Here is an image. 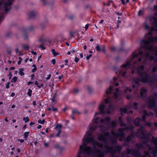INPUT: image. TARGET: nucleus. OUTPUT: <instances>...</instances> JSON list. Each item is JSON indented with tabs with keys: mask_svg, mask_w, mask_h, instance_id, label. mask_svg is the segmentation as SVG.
<instances>
[{
	"mask_svg": "<svg viewBox=\"0 0 157 157\" xmlns=\"http://www.w3.org/2000/svg\"><path fill=\"white\" fill-rule=\"evenodd\" d=\"M101 50L102 51H103L104 53H105L106 52V50H105V46L104 45H103L102 46V48L101 49Z\"/></svg>",
	"mask_w": 157,
	"mask_h": 157,
	"instance_id": "nucleus-54",
	"label": "nucleus"
},
{
	"mask_svg": "<svg viewBox=\"0 0 157 157\" xmlns=\"http://www.w3.org/2000/svg\"><path fill=\"white\" fill-rule=\"evenodd\" d=\"M4 18V14L3 13H2L0 16V22H1Z\"/></svg>",
	"mask_w": 157,
	"mask_h": 157,
	"instance_id": "nucleus-36",
	"label": "nucleus"
},
{
	"mask_svg": "<svg viewBox=\"0 0 157 157\" xmlns=\"http://www.w3.org/2000/svg\"><path fill=\"white\" fill-rule=\"evenodd\" d=\"M39 47L42 50H45L46 49V48L43 44L40 45Z\"/></svg>",
	"mask_w": 157,
	"mask_h": 157,
	"instance_id": "nucleus-59",
	"label": "nucleus"
},
{
	"mask_svg": "<svg viewBox=\"0 0 157 157\" xmlns=\"http://www.w3.org/2000/svg\"><path fill=\"white\" fill-rule=\"evenodd\" d=\"M110 49L111 51L113 52L115 51L116 50V48L114 46H112L110 48Z\"/></svg>",
	"mask_w": 157,
	"mask_h": 157,
	"instance_id": "nucleus-52",
	"label": "nucleus"
},
{
	"mask_svg": "<svg viewBox=\"0 0 157 157\" xmlns=\"http://www.w3.org/2000/svg\"><path fill=\"white\" fill-rule=\"evenodd\" d=\"M128 91L130 93L132 91V89L130 88V87H127L125 90V91L126 92Z\"/></svg>",
	"mask_w": 157,
	"mask_h": 157,
	"instance_id": "nucleus-43",
	"label": "nucleus"
},
{
	"mask_svg": "<svg viewBox=\"0 0 157 157\" xmlns=\"http://www.w3.org/2000/svg\"><path fill=\"white\" fill-rule=\"evenodd\" d=\"M10 82H8L6 84V88L7 89H9L10 88Z\"/></svg>",
	"mask_w": 157,
	"mask_h": 157,
	"instance_id": "nucleus-50",
	"label": "nucleus"
},
{
	"mask_svg": "<svg viewBox=\"0 0 157 157\" xmlns=\"http://www.w3.org/2000/svg\"><path fill=\"white\" fill-rule=\"evenodd\" d=\"M144 13V9L140 10L138 12V15L140 16L143 15Z\"/></svg>",
	"mask_w": 157,
	"mask_h": 157,
	"instance_id": "nucleus-30",
	"label": "nucleus"
},
{
	"mask_svg": "<svg viewBox=\"0 0 157 157\" xmlns=\"http://www.w3.org/2000/svg\"><path fill=\"white\" fill-rule=\"evenodd\" d=\"M106 105L104 104L103 103L101 102L99 106V109L100 111V113L101 114H104L107 113L109 114L111 113V110L108 109H107V111L105 110Z\"/></svg>",
	"mask_w": 157,
	"mask_h": 157,
	"instance_id": "nucleus-10",
	"label": "nucleus"
},
{
	"mask_svg": "<svg viewBox=\"0 0 157 157\" xmlns=\"http://www.w3.org/2000/svg\"><path fill=\"white\" fill-rule=\"evenodd\" d=\"M15 51L17 53L18 52H19V55H21V56L22 55V54L21 53V51H19V49L18 48L16 49Z\"/></svg>",
	"mask_w": 157,
	"mask_h": 157,
	"instance_id": "nucleus-51",
	"label": "nucleus"
},
{
	"mask_svg": "<svg viewBox=\"0 0 157 157\" xmlns=\"http://www.w3.org/2000/svg\"><path fill=\"white\" fill-rule=\"evenodd\" d=\"M144 66L142 65L138 66L136 68V70L137 72V74L139 75V78L134 77L132 78V81L134 82L137 85H140V82H147V72H142L144 70Z\"/></svg>",
	"mask_w": 157,
	"mask_h": 157,
	"instance_id": "nucleus-3",
	"label": "nucleus"
},
{
	"mask_svg": "<svg viewBox=\"0 0 157 157\" xmlns=\"http://www.w3.org/2000/svg\"><path fill=\"white\" fill-rule=\"evenodd\" d=\"M95 48L97 51L99 52L101 51V49L100 48V46L98 45L97 44Z\"/></svg>",
	"mask_w": 157,
	"mask_h": 157,
	"instance_id": "nucleus-41",
	"label": "nucleus"
},
{
	"mask_svg": "<svg viewBox=\"0 0 157 157\" xmlns=\"http://www.w3.org/2000/svg\"><path fill=\"white\" fill-rule=\"evenodd\" d=\"M45 121V120L44 119L42 120H41V119H39L38 121V123L40 124H43L44 123Z\"/></svg>",
	"mask_w": 157,
	"mask_h": 157,
	"instance_id": "nucleus-47",
	"label": "nucleus"
},
{
	"mask_svg": "<svg viewBox=\"0 0 157 157\" xmlns=\"http://www.w3.org/2000/svg\"><path fill=\"white\" fill-rule=\"evenodd\" d=\"M34 27L32 26H31L29 27L24 28L22 30L23 36L25 40H26L28 38L27 35L28 33L29 32H31L33 30Z\"/></svg>",
	"mask_w": 157,
	"mask_h": 157,
	"instance_id": "nucleus-12",
	"label": "nucleus"
},
{
	"mask_svg": "<svg viewBox=\"0 0 157 157\" xmlns=\"http://www.w3.org/2000/svg\"><path fill=\"white\" fill-rule=\"evenodd\" d=\"M62 128V125L61 124H57L54 128L55 130L58 131V132L56 135H55L54 133L51 134L50 136V138H54L55 137H59L60 136V134L61 132V129Z\"/></svg>",
	"mask_w": 157,
	"mask_h": 157,
	"instance_id": "nucleus-9",
	"label": "nucleus"
},
{
	"mask_svg": "<svg viewBox=\"0 0 157 157\" xmlns=\"http://www.w3.org/2000/svg\"><path fill=\"white\" fill-rule=\"evenodd\" d=\"M111 121V119L109 117H107L104 119H101L100 117H98L93 120L94 124L90 127V130L92 131V132L94 130H96L98 128V126L95 124H98L99 121L101 123H104L105 121L108 126L111 127H115L117 124V121L113 120L110 122Z\"/></svg>",
	"mask_w": 157,
	"mask_h": 157,
	"instance_id": "nucleus-4",
	"label": "nucleus"
},
{
	"mask_svg": "<svg viewBox=\"0 0 157 157\" xmlns=\"http://www.w3.org/2000/svg\"><path fill=\"white\" fill-rule=\"evenodd\" d=\"M44 35H42L39 38V41L40 42H46L47 40L43 38Z\"/></svg>",
	"mask_w": 157,
	"mask_h": 157,
	"instance_id": "nucleus-31",
	"label": "nucleus"
},
{
	"mask_svg": "<svg viewBox=\"0 0 157 157\" xmlns=\"http://www.w3.org/2000/svg\"><path fill=\"white\" fill-rule=\"evenodd\" d=\"M29 18H35L36 17V14L33 11L29 12L28 14Z\"/></svg>",
	"mask_w": 157,
	"mask_h": 157,
	"instance_id": "nucleus-19",
	"label": "nucleus"
},
{
	"mask_svg": "<svg viewBox=\"0 0 157 157\" xmlns=\"http://www.w3.org/2000/svg\"><path fill=\"white\" fill-rule=\"evenodd\" d=\"M88 90L89 93H91L92 92V89L90 87H88L87 88Z\"/></svg>",
	"mask_w": 157,
	"mask_h": 157,
	"instance_id": "nucleus-64",
	"label": "nucleus"
},
{
	"mask_svg": "<svg viewBox=\"0 0 157 157\" xmlns=\"http://www.w3.org/2000/svg\"><path fill=\"white\" fill-rule=\"evenodd\" d=\"M138 104L137 102H135L133 104V105L135 109L136 110H137L138 108Z\"/></svg>",
	"mask_w": 157,
	"mask_h": 157,
	"instance_id": "nucleus-45",
	"label": "nucleus"
},
{
	"mask_svg": "<svg viewBox=\"0 0 157 157\" xmlns=\"http://www.w3.org/2000/svg\"><path fill=\"white\" fill-rule=\"evenodd\" d=\"M92 132L87 131L86 133L82 140V145H80V150H82L83 147H85L87 146V144L93 142V147L98 146L97 143L98 142L95 141L94 137H92Z\"/></svg>",
	"mask_w": 157,
	"mask_h": 157,
	"instance_id": "nucleus-5",
	"label": "nucleus"
},
{
	"mask_svg": "<svg viewBox=\"0 0 157 157\" xmlns=\"http://www.w3.org/2000/svg\"><path fill=\"white\" fill-rule=\"evenodd\" d=\"M93 147V149H92L90 146H86L84 147H83L82 150H80V151L79 152L80 154L81 153H86L87 154L91 153L92 154H97L98 152H100L101 150L97 148L96 146Z\"/></svg>",
	"mask_w": 157,
	"mask_h": 157,
	"instance_id": "nucleus-6",
	"label": "nucleus"
},
{
	"mask_svg": "<svg viewBox=\"0 0 157 157\" xmlns=\"http://www.w3.org/2000/svg\"><path fill=\"white\" fill-rule=\"evenodd\" d=\"M119 132H116L114 134V137L115 138H117L118 137H125V134L124 132V128H120L118 129Z\"/></svg>",
	"mask_w": 157,
	"mask_h": 157,
	"instance_id": "nucleus-14",
	"label": "nucleus"
},
{
	"mask_svg": "<svg viewBox=\"0 0 157 157\" xmlns=\"http://www.w3.org/2000/svg\"><path fill=\"white\" fill-rule=\"evenodd\" d=\"M118 120L121 123V122H122L123 121L122 119V118L121 117V116H119V117H118Z\"/></svg>",
	"mask_w": 157,
	"mask_h": 157,
	"instance_id": "nucleus-57",
	"label": "nucleus"
},
{
	"mask_svg": "<svg viewBox=\"0 0 157 157\" xmlns=\"http://www.w3.org/2000/svg\"><path fill=\"white\" fill-rule=\"evenodd\" d=\"M24 69L23 68H20L19 70V73L21 76H22L25 75L24 72H23Z\"/></svg>",
	"mask_w": 157,
	"mask_h": 157,
	"instance_id": "nucleus-33",
	"label": "nucleus"
},
{
	"mask_svg": "<svg viewBox=\"0 0 157 157\" xmlns=\"http://www.w3.org/2000/svg\"><path fill=\"white\" fill-rule=\"evenodd\" d=\"M113 88V86H110L109 88L107 89L105 91L106 94H108L112 93V91Z\"/></svg>",
	"mask_w": 157,
	"mask_h": 157,
	"instance_id": "nucleus-20",
	"label": "nucleus"
},
{
	"mask_svg": "<svg viewBox=\"0 0 157 157\" xmlns=\"http://www.w3.org/2000/svg\"><path fill=\"white\" fill-rule=\"evenodd\" d=\"M56 94H54L52 96V98L51 99V100L52 102H55V98L56 97Z\"/></svg>",
	"mask_w": 157,
	"mask_h": 157,
	"instance_id": "nucleus-44",
	"label": "nucleus"
},
{
	"mask_svg": "<svg viewBox=\"0 0 157 157\" xmlns=\"http://www.w3.org/2000/svg\"><path fill=\"white\" fill-rule=\"evenodd\" d=\"M51 51L54 56H56L57 55H59L60 54L59 53L56 52L55 50L54 49H51Z\"/></svg>",
	"mask_w": 157,
	"mask_h": 157,
	"instance_id": "nucleus-25",
	"label": "nucleus"
},
{
	"mask_svg": "<svg viewBox=\"0 0 157 157\" xmlns=\"http://www.w3.org/2000/svg\"><path fill=\"white\" fill-rule=\"evenodd\" d=\"M28 90V91L27 92V94L29 96H31L33 92L32 90L30 89H29Z\"/></svg>",
	"mask_w": 157,
	"mask_h": 157,
	"instance_id": "nucleus-40",
	"label": "nucleus"
},
{
	"mask_svg": "<svg viewBox=\"0 0 157 157\" xmlns=\"http://www.w3.org/2000/svg\"><path fill=\"white\" fill-rule=\"evenodd\" d=\"M139 126L140 127V128L138 129V130L140 131H143L144 129L143 127L140 124Z\"/></svg>",
	"mask_w": 157,
	"mask_h": 157,
	"instance_id": "nucleus-60",
	"label": "nucleus"
},
{
	"mask_svg": "<svg viewBox=\"0 0 157 157\" xmlns=\"http://www.w3.org/2000/svg\"><path fill=\"white\" fill-rule=\"evenodd\" d=\"M14 0H8L4 5V11L7 13L11 9V6L12 4V1Z\"/></svg>",
	"mask_w": 157,
	"mask_h": 157,
	"instance_id": "nucleus-15",
	"label": "nucleus"
},
{
	"mask_svg": "<svg viewBox=\"0 0 157 157\" xmlns=\"http://www.w3.org/2000/svg\"><path fill=\"white\" fill-rule=\"evenodd\" d=\"M37 68L36 67H34L32 69V70H31L32 72L33 73H34L35 72V71L37 70Z\"/></svg>",
	"mask_w": 157,
	"mask_h": 157,
	"instance_id": "nucleus-62",
	"label": "nucleus"
},
{
	"mask_svg": "<svg viewBox=\"0 0 157 157\" xmlns=\"http://www.w3.org/2000/svg\"><path fill=\"white\" fill-rule=\"evenodd\" d=\"M54 148L56 149H59L60 152L64 148L63 147H60L58 144H56L54 146Z\"/></svg>",
	"mask_w": 157,
	"mask_h": 157,
	"instance_id": "nucleus-24",
	"label": "nucleus"
},
{
	"mask_svg": "<svg viewBox=\"0 0 157 157\" xmlns=\"http://www.w3.org/2000/svg\"><path fill=\"white\" fill-rule=\"evenodd\" d=\"M110 134L108 132H105L104 134H100L98 137V139L99 141H101L105 144H107L108 139L106 137L110 136Z\"/></svg>",
	"mask_w": 157,
	"mask_h": 157,
	"instance_id": "nucleus-8",
	"label": "nucleus"
},
{
	"mask_svg": "<svg viewBox=\"0 0 157 157\" xmlns=\"http://www.w3.org/2000/svg\"><path fill=\"white\" fill-rule=\"evenodd\" d=\"M140 98L144 99L145 98V94L147 92V89L142 88L140 89Z\"/></svg>",
	"mask_w": 157,
	"mask_h": 157,
	"instance_id": "nucleus-16",
	"label": "nucleus"
},
{
	"mask_svg": "<svg viewBox=\"0 0 157 157\" xmlns=\"http://www.w3.org/2000/svg\"><path fill=\"white\" fill-rule=\"evenodd\" d=\"M144 37L145 39H142L141 40L140 44L141 47V48L139 49V53H136V52H133L132 55V59L128 61H127L125 63L122 65L121 66V67L124 68L126 69L127 67H131L132 65V63L134 59L135 58L138 56L139 55L140 56V58L134 62L133 64H135L137 63L138 62L139 63L141 62L142 59V57L144 56V53L142 51H140L141 48H143L146 51L144 55V57L145 59L144 62V63H146V62L147 61V33H145Z\"/></svg>",
	"mask_w": 157,
	"mask_h": 157,
	"instance_id": "nucleus-1",
	"label": "nucleus"
},
{
	"mask_svg": "<svg viewBox=\"0 0 157 157\" xmlns=\"http://www.w3.org/2000/svg\"><path fill=\"white\" fill-rule=\"evenodd\" d=\"M141 118H140L139 117H136L133 123L136 127H138L139 126L140 124V121H141Z\"/></svg>",
	"mask_w": 157,
	"mask_h": 157,
	"instance_id": "nucleus-17",
	"label": "nucleus"
},
{
	"mask_svg": "<svg viewBox=\"0 0 157 157\" xmlns=\"http://www.w3.org/2000/svg\"><path fill=\"white\" fill-rule=\"evenodd\" d=\"M147 17L145 18V21L143 25V27L144 28V30H147Z\"/></svg>",
	"mask_w": 157,
	"mask_h": 157,
	"instance_id": "nucleus-22",
	"label": "nucleus"
},
{
	"mask_svg": "<svg viewBox=\"0 0 157 157\" xmlns=\"http://www.w3.org/2000/svg\"><path fill=\"white\" fill-rule=\"evenodd\" d=\"M105 147L107 149V150L104 151V152L106 154H108L111 153L112 154V157H119V156H115L114 153L116 152L115 150H113L114 147L113 146H109L107 144L105 145Z\"/></svg>",
	"mask_w": 157,
	"mask_h": 157,
	"instance_id": "nucleus-11",
	"label": "nucleus"
},
{
	"mask_svg": "<svg viewBox=\"0 0 157 157\" xmlns=\"http://www.w3.org/2000/svg\"><path fill=\"white\" fill-rule=\"evenodd\" d=\"M24 50L25 51L28 50L29 48V46L27 45H25L22 46Z\"/></svg>",
	"mask_w": 157,
	"mask_h": 157,
	"instance_id": "nucleus-35",
	"label": "nucleus"
},
{
	"mask_svg": "<svg viewBox=\"0 0 157 157\" xmlns=\"http://www.w3.org/2000/svg\"><path fill=\"white\" fill-rule=\"evenodd\" d=\"M29 132H25L24 133V137L25 140H27V138H28V137L29 136Z\"/></svg>",
	"mask_w": 157,
	"mask_h": 157,
	"instance_id": "nucleus-32",
	"label": "nucleus"
},
{
	"mask_svg": "<svg viewBox=\"0 0 157 157\" xmlns=\"http://www.w3.org/2000/svg\"><path fill=\"white\" fill-rule=\"evenodd\" d=\"M148 107L151 108L156 112L157 117V105H156L155 100L153 97H152V99L150 101L149 103L148 102ZM154 125L157 128V123H155Z\"/></svg>",
	"mask_w": 157,
	"mask_h": 157,
	"instance_id": "nucleus-7",
	"label": "nucleus"
},
{
	"mask_svg": "<svg viewBox=\"0 0 157 157\" xmlns=\"http://www.w3.org/2000/svg\"><path fill=\"white\" fill-rule=\"evenodd\" d=\"M147 116V110H145L144 111V114L142 116V117L141 118V121H144L146 119V117Z\"/></svg>",
	"mask_w": 157,
	"mask_h": 157,
	"instance_id": "nucleus-21",
	"label": "nucleus"
},
{
	"mask_svg": "<svg viewBox=\"0 0 157 157\" xmlns=\"http://www.w3.org/2000/svg\"><path fill=\"white\" fill-rule=\"evenodd\" d=\"M113 108V104L111 103H110L109 104V105L108 106V108H107L108 109H110L112 110Z\"/></svg>",
	"mask_w": 157,
	"mask_h": 157,
	"instance_id": "nucleus-37",
	"label": "nucleus"
},
{
	"mask_svg": "<svg viewBox=\"0 0 157 157\" xmlns=\"http://www.w3.org/2000/svg\"><path fill=\"white\" fill-rule=\"evenodd\" d=\"M132 140V139L130 137V136H129V135L126 138L125 137V142H130Z\"/></svg>",
	"mask_w": 157,
	"mask_h": 157,
	"instance_id": "nucleus-27",
	"label": "nucleus"
},
{
	"mask_svg": "<svg viewBox=\"0 0 157 157\" xmlns=\"http://www.w3.org/2000/svg\"><path fill=\"white\" fill-rule=\"evenodd\" d=\"M148 157H157V138L148 133Z\"/></svg>",
	"mask_w": 157,
	"mask_h": 157,
	"instance_id": "nucleus-2",
	"label": "nucleus"
},
{
	"mask_svg": "<svg viewBox=\"0 0 157 157\" xmlns=\"http://www.w3.org/2000/svg\"><path fill=\"white\" fill-rule=\"evenodd\" d=\"M23 120L24 121L25 123H26L29 121V119L28 117H24L23 118Z\"/></svg>",
	"mask_w": 157,
	"mask_h": 157,
	"instance_id": "nucleus-38",
	"label": "nucleus"
},
{
	"mask_svg": "<svg viewBox=\"0 0 157 157\" xmlns=\"http://www.w3.org/2000/svg\"><path fill=\"white\" fill-rule=\"evenodd\" d=\"M127 151L126 155H128L132 153V155L136 157H138L140 156V153L139 151V150H135L134 149H131L129 148H128L126 150Z\"/></svg>",
	"mask_w": 157,
	"mask_h": 157,
	"instance_id": "nucleus-13",
	"label": "nucleus"
},
{
	"mask_svg": "<svg viewBox=\"0 0 157 157\" xmlns=\"http://www.w3.org/2000/svg\"><path fill=\"white\" fill-rule=\"evenodd\" d=\"M126 73L127 72L126 71H123L121 70L119 71V74L123 77H124L126 75Z\"/></svg>",
	"mask_w": 157,
	"mask_h": 157,
	"instance_id": "nucleus-29",
	"label": "nucleus"
},
{
	"mask_svg": "<svg viewBox=\"0 0 157 157\" xmlns=\"http://www.w3.org/2000/svg\"><path fill=\"white\" fill-rule=\"evenodd\" d=\"M111 98L108 97L107 98L105 99V102L106 104L109 103V101L110 100Z\"/></svg>",
	"mask_w": 157,
	"mask_h": 157,
	"instance_id": "nucleus-39",
	"label": "nucleus"
},
{
	"mask_svg": "<svg viewBox=\"0 0 157 157\" xmlns=\"http://www.w3.org/2000/svg\"><path fill=\"white\" fill-rule=\"evenodd\" d=\"M151 40L153 42H157V37H152Z\"/></svg>",
	"mask_w": 157,
	"mask_h": 157,
	"instance_id": "nucleus-53",
	"label": "nucleus"
},
{
	"mask_svg": "<svg viewBox=\"0 0 157 157\" xmlns=\"http://www.w3.org/2000/svg\"><path fill=\"white\" fill-rule=\"evenodd\" d=\"M98 154H96L97 157H104L105 154H106L104 152V151L103 152H101V151L100 152H98Z\"/></svg>",
	"mask_w": 157,
	"mask_h": 157,
	"instance_id": "nucleus-23",
	"label": "nucleus"
},
{
	"mask_svg": "<svg viewBox=\"0 0 157 157\" xmlns=\"http://www.w3.org/2000/svg\"><path fill=\"white\" fill-rule=\"evenodd\" d=\"M134 128V126H132L131 127H129V130H130L131 131H132V132H133V131H133Z\"/></svg>",
	"mask_w": 157,
	"mask_h": 157,
	"instance_id": "nucleus-61",
	"label": "nucleus"
},
{
	"mask_svg": "<svg viewBox=\"0 0 157 157\" xmlns=\"http://www.w3.org/2000/svg\"><path fill=\"white\" fill-rule=\"evenodd\" d=\"M133 132V133H131V135L129 136H130V137L132 139V138L134 137V136H135L136 132L134 131H133V132Z\"/></svg>",
	"mask_w": 157,
	"mask_h": 157,
	"instance_id": "nucleus-48",
	"label": "nucleus"
},
{
	"mask_svg": "<svg viewBox=\"0 0 157 157\" xmlns=\"http://www.w3.org/2000/svg\"><path fill=\"white\" fill-rule=\"evenodd\" d=\"M92 56V55L90 54H89V55H87V56L86 57V59L87 60H88Z\"/></svg>",
	"mask_w": 157,
	"mask_h": 157,
	"instance_id": "nucleus-58",
	"label": "nucleus"
},
{
	"mask_svg": "<svg viewBox=\"0 0 157 157\" xmlns=\"http://www.w3.org/2000/svg\"><path fill=\"white\" fill-rule=\"evenodd\" d=\"M119 94H119L116 92H114L113 93V97L115 99H117L118 98V96H119Z\"/></svg>",
	"mask_w": 157,
	"mask_h": 157,
	"instance_id": "nucleus-34",
	"label": "nucleus"
},
{
	"mask_svg": "<svg viewBox=\"0 0 157 157\" xmlns=\"http://www.w3.org/2000/svg\"><path fill=\"white\" fill-rule=\"evenodd\" d=\"M128 109L126 107H121L120 108L119 111L121 113V114L122 115V113L126 114L127 113Z\"/></svg>",
	"mask_w": 157,
	"mask_h": 157,
	"instance_id": "nucleus-18",
	"label": "nucleus"
},
{
	"mask_svg": "<svg viewBox=\"0 0 157 157\" xmlns=\"http://www.w3.org/2000/svg\"><path fill=\"white\" fill-rule=\"evenodd\" d=\"M120 125L121 127H124L126 126V124L124 122V121H123L122 122H121Z\"/></svg>",
	"mask_w": 157,
	"mask_h": 157,
	"instance_id": "nucleus-55",
	"label": "nucleus"
},
{
	"mask_svg": "<svg viewBox=\"0 0 157 157\" xmlns=\"http://www.w3.org/2000/svg\"><path fill=\"white\" fill-rule=\"evenodd\" d=\"M72 113L74 114V113H77V114H79L80 113L77 110H73L72 111Z\"/></svg>",
	"mask_w": 157,
	"mask_h": 157,
	"instance_id": "nucleus-56",
	"label": "nucleus"
},
{
	"mask_svg": "<svg viewBox=\"0 0 157 157\" xmlns=\"http://www.w3.org/2000/svg\"><path fill=\"white\" fill-rule=\"evenodd\" d=\"M35 76V75L34 74H32L30 75L31 79V80H33L34 79V78Z\"/></svg>",
	"mask_w": 157,
	"mask_h": 157,
	"instance_id": "nucleus-63",
	"label": "nucleus"
},
{
	"mask_svg": "<svg viewBox=\"0 0 157 157\" xmlns=\"http://www.w3.org/2000/svg\"><path fill=\"white\" fill-rule=\"evenodd\" d=\"M136 146L139 149H142L144 147V146L142 144L136 143Z\"/></svg>",
	"mask_w": 157,
	"mask_h": 157,
	"instance_id": "nucleus-28",
	"label": "nucleus"
},
{
	"mask_svg": "<svg viewBox=\"0 0 157 157\" xmlns=\"http://www.w3.org/2000/svg\"><path fill=\"white\" fill-rule=\"evenodd\" d=\"M115 149H113V150H116V151H117L120 152L121 151L122 149V147L120 145L116 146L114 147Z\"/></svg>",
	"mask_w": 157,
	"mask_h": 157,
	"instance_id": "nucleus-26",
	"label": "nucleus"
},
{
	"mask_svg": "<svg viewBox=\"0 0 157 157\" xmlns=\"http://www.w3.org/2000/svg\"><path fill=\"white\" fill-rule=\"evenodd\" d=\"M17 80V77L16 76H14L13 77V78L11 80V82H15Z\"/></svg>",
	"mask_w": 157,
	"mask_h": 157,
	"instance_id": "nucleus-42",
	"label": "nucleus"
},
{
	"mask_svg": "<svg viewBox=\"0 0 157 157\" xmlns=\"http://www.w3.org/2000/svg\"><path fill=\"white\" fill-rule=\"evenodd\" d=\"M145 140L144 141V144L145 145H147V134H145L144 135Z\"/></svg>",
	"mask_w": 157,
	"mask_h": 157,
	"instance_id": "nucleus-46",
	"label": "nucleus"
},
{
	"mask_svg": "<svg viewBox=\"0 0 157 157\" xmlns=\"http://www.w3.org/2000/svg\"><path fill=\"white\" fill-rule=\"evenodd\" d=\"M97 144H98V146L101 148L103 147V145L102 144L100 143L99 142L97 143Z\"/></svg>",
	"mask_w": 157,
	"mask_h": 157,
	"instance_id": "nucleus-49",
	"label": "nucleus"
}]
</instances>
